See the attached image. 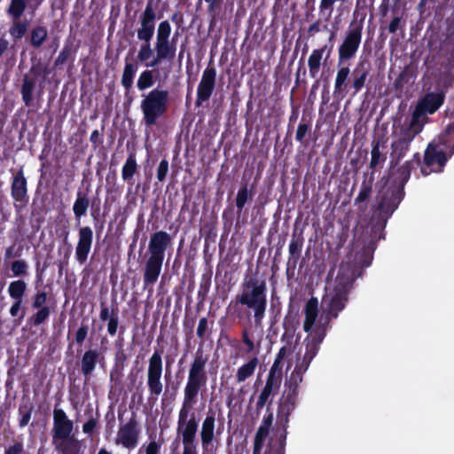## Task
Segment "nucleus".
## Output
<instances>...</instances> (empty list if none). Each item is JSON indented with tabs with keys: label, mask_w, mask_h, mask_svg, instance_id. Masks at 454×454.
I'll list each match as a JSON object with an SVG mask.
<instances>
[{
	"label": "nucleus",
	"mask_w": 454,
	"mask_h": 454,
	"mask_svg": "<svg viewBox=\"0 0 454 454\" xmlns=\"http://www.w3.org/2000/svg\"><path fill=\"white\" fill-rule=\"evenodd\" d=\"M356 267L349 262H342L334 278L328 280L322 298L321 309L317 298H310L304 306L303 330L308 333L303 340V352L317 356L326 335L330 322L344 309L348 294L356 278Z\"/></svg>",
	"instance_id": "obj_1"
},
{
	"label": "nucleus",
	"mask_w": 454,
	"mask_h": 454,
	"mask_svg": "<svg viewBox=\"0 0 454 454\" xmlns=\"http://www.w3.org/2000/svg\"><path fill=\"white\" fill-rule=\"evenodd\" d=\"M314 357L315 356L303 352L302 347L296 354L295 366L286 380L285 390L278 412V419L284 428H286L288 424L290 414L295 409L299 394L298 388L302 381L303 374L309 369Z\"/></svg>",
	"instance_id": "obj_2"
},
{
	"label": "nucleus",
	"mask_w": 454,
	"mask_h": 454,
	"mask_svg": "<svg viewBox=\"0 0 454 454\" xmlns=\"http://www.w3.org/2000/svg\"><path fill=\"white\" fill-rule=\"evenodd\" d=\"M239 303L254 312V323L262 325L267 307L266 283L251 278L242 285V292L237 295Z\"/></svg>",
	"instance_id": "obj_3"
},
{
	"label": "nucleus",
	"mask_w": 454,
	"mask_h": 454,
	"mask_svg": "<svg viewBox=\"0 0 454 454\" xmlns=\"http://www.w3.org/2000/svg\"><path fill=\"white\" fill-rule=\"evenodd\" d=\"M157 16L153 6V0H149L145 10L139 16V27L137 29V39L143 43L140 46L137 59L141 63H148L153 59L154 49L151 46V41L155 31Z\"/></svg>",
	"instance_id": "obj_4"
},
{
	"label": "nucleus",
	"mask_w": 454,
	"mask_h": 454,
	"mask_svg": "<svg viewBox=\"0 0 454 454\" xmlns=\"http://www.w3.org/2000/svg\"><path fill=\"white\" fill-rule=\"evenodd\" d=\"M207 359L202 353L197 352L191 364L186 385L184 389V403H197L200 390L206 386L207 377L206 364Z\"/></svg>",
	"instance_id": "obj_5"
},
{
	"label": "nucleus",
	"mask_w": 454,
	"mask_h": 454,
	"mask_svg": "<svg viewBox=\"0 0 454 454\" xmlns=\"http://www.w3.org/2000/svg\"><path fill=\"white\" fill-rule=\"evenodd\" d=\"M42 2L43 0H11L7 13L12 20L9 33L13 40L21 39L27 31V23L20 20L25 10L28 8L32 12H35Z\"/></svg>",
	"instance_id": "obj_6"
},
{
	"label": "nucleus",
	"mask_w": 454,
	"mask_h": 454,
	"mask_svg": "<svg viewBox=\"0 0 454 454\" xmlns=\"http://www.w3.org/2000/svg\"><path fill=\"white\" fill-rule=\"evenodd\" d=\"M445 94V90L442 88H436L434 91L427 93L419 100L411 121L423 129L428 120L427 115L434 114L443 104Z\"/></svg>",
	"instance_id": "obj_7"
},
{
	"label": "nucleus",
	"mask_w": 454,
	"mask_h": 454,
	"mask_svg": "<svg viewBox=\"0 0 454 454\" xmlns=\"http://www.w3.org/2000/svg\"><path fill=\"white\" fill-rule=\"evenodd\" d=\"M292 352L291 347H283L280 348L277 357L270 370L266 384L259 395L256 406L262 408L270 400L274 391L278 390L281 382V362Z\"/></svg>",
	"instance_id": "obj_8"
},
{
	"label": "nucleus",
	"mask_w": 454,
	"mask_h": 454,
	"mask_svg": "<svg viewBox=\"0 0 454 454\" xmlns=\"http://www.w3.org/2000/svg\"><path fill=\"white\" fill-rule=\"evenodd\" d=\"M362 24L352 22L338 48V64H345L355 58L362 42Z\"/></svg>",
	"instance_id": "obj_9"
},
{
	"label": "nucleus",
	"mask_w": 454,
	"mask_h": 454,
	"mask_svg": "<svg viewBox=\"0 0 454 454\" xmlns=\"http://www.w3.org/2000/svg\"><path fill=\"white\" fill-rule=\"evenodd\" d=\"M194 403H184L178 411L176 432L182 437V442H196L198 421L192 409Z\"/></svg>",
	"instance_id": "obj_10"
},
{
	"label": "nucleus",
	"mask_w": 454,
	"mask_h": 454,
	"mask_svg": "<svg viewBox=\"0 0 454 454\" xmlns=\"http://www.w3.org/2000/svg\"><path fill=\"white\" fill-rule=\"evenodd\" d=\"M167 92L153 90L143 101L141 107L147 126L155 124L157 119L166 111Z\"/></svg>",
	"instance_id": "obj_11"
},
{
	"label": "nucleus",
	"mask_w": 454,
	"mask_h": 454,
	"mask_svg": "<svg viewBox=\"0 0 454 454\" xmlns=\"http://www.w3.org/2000/svg\"><path fill=\"white\" fill-rule=\"evenodd\" d=\"M163 372L162 358L159 351H154L148 361L147 387L149 389V399L157 400L163 390L161 375Z\"/></svg>",
	"instance_id": "obj_12"
},
{
	"label": "nucleus",
	"mask_w": 454,
	"mask_h": 454,
	"mask_svg": "<svg viewBox=\"0 0 454 454\" xmlns=\"http://www.w3.org/2000/svg\"><path fill=\"white\" fill-rule=\"evenodd\" d=\"M140 433L141 429L138 422L131 418L129 421L119 425L114 440V444L127 450H133L138 444Z\"/></svg>",
	"instance_id": "obj_13"
},
{
	"label": "nucleus",
	"mask_w": 454,
	"mask_h": 454,
	"mask_svg": "<svg viewBox=\"0 0 454 454\" xmlns=\"http://www.w3.org/2000/svg\"><path fill=\"white\" fill-rule=\"evenodd\" d=\"M422 130V129L411 121L409 127L401 129L400 132L395 133V139L392 143L393 158L399 160L409 149L411 142Z\"/></svg>",
	"instance_id": "obj_14"
},
{
	"label": "nucleus",
	"mask_w": 454,
	"mask_h": 454,
	"mask_svg": "<svg viewBox=\"0 0 454 454\" xmlns=\"http://www.w3.org/2000/svg\"><path fill=\"white\" fill-rule=\"evenodd\" d=\"M447 153L443 148H439L434 143H430L425 152L424 164L421 172L428 176L433 172H441L447 162Z\"/></svg>",
	"instance_id": "obj_15"
},
{
	"label": "nucleus",
	"mask_w": 454,
	"mask_h": 454,
	"mask_svg": "<svg viewBox=\"0 0 454 454\" xmlns=\"http://www.w3.org/2000/svg\"><path fill=\"white\" fill-rule=\"evenodd\" d=\"M215 412L209 410L202 421L200 432L202 454H215L217 446L215 441Z\"/></svg>",
	"instance_id": "obj_16"
},
{
	"label": "nucleus",
	"mask_w": 454,
	"mask_h": 454,
	"mask_svg": "<svg viewBox=\"0 0 454 454\" xmlns=\"http://www.w3.org/2000/svg\"><path fill=\"white\" fill-rule=\"evenodd\" d=\"M52 443L74 436V422L62 409L53 411Z\"/></svg>",
	"instance_id": "obj_17"
},
{
	"label": "nucleus",
	"mask_w": 454,
	"mask_h": 454,
	"mask_svg": "<svg viewBox=\"0 0 454 454\" xmlns=\"http://www.w3.org/2000/svg\"><path fill=\"white\" fill-rule=\"evenodd\" d=\"M155 56L151 61L146 63L147 67L154 68L164 60H172L176 54V46L170 40L156 39L154 44Z\"/></svg>",
	"instance_id": "obj_18"
},
{
	"label": "nucleus",
	"mask_w": 454,
	"mask_h": 454,
	"mask_svg": "<svg viewBox=\"0 0 454 454\" xmlns=\"http://www.w3.org/2000/svg\"><path fill=\"white\" fill-rule=\"evenodd\" d=\"M79 239L75 247V258L80 264L86 262L91 249L93 231L90 227L85 226L79 230Z\"/></svg>",
	"instance_id": "obj_19"
},
{
	"label": "nucleus",
	"mask_w": 454,
	"mask_h": 454,
	"mask_svg": "<svg viewBox=\"0 0 454 454\" xmlns=\"http://www.w3.org/2000/svg\"><path fill=\"white\" fill-rule=\"evenodd\" d=\"M171 243L169 234L163 231L155 232L149 242L150 256L164 260V254L167 247Z\"/></svg>",
	"instance_id": "obj_20"
},
{
	"label": "nucleus",
	"mask_w": 454,
	"mask_h": 454,
	"mask_svg": "<svg viewBox=\"0 0 454 454\" xmlns=\"http://www.w3.org/2000/svg\"><path fill=\"white\" fill-rule=\"evenodd\" d=\"M332 53V47H328L326 44L319 49H316L312 51L308 59V66L309 73L313 77H317L320 71L321 61L324 58V61H327Z\"/></svg>",
	"instance_id": "obj_21"
},
{
	"label": "nucleus",
	"mask_w": 454,
	"mask_h": 454,
	"mask_svg": "<svg viewBox=\"0 0 454 454\" xmlns=\"http://www.w3.org/2000/svg\"><path fill=\"white\" fill-rule=\"evenodd\" d=\"M162 263V259L149 256L144 274V283L145 286L153 285L157 281L161 271Z\"/></svg>",
	"instance_id": "obj_22"
},
{
	"label": "nucleus",
	"mask_w": 454,
	"mask_h": 454,
	"mask_svg": "<svg viewBox=\"0 0 454 454\" xmlns=\"http://www.w3.org/2000/svg\"><path fill=\"white\" fill-rule=\"evenodd\" d=\"M12 196L13 199L20 202H25L27 197V180L24 176L22 169L19 170L13 176L12 184Z\"/></svg>",
	"instance_id": "obj_23"
},
{
	"label": "nucleus",
	"mask_w": 454,
	"mask_h": 454,
	"mask_svg": "<svg viewBox=\"0 0 454 454\" xmlns=\"http://www.w3.org/2000/svg\"><path fill=\"white\" fill-rule=\"evenodd\" d=\"M55 450L59 454H81L82 442L72 436L53 443Z\"/></svg>",
	"instance_id": "obj_24"
},
{
	"label": "nucleus",
	"mask_w": 454,
	"mask_h": 454,
	"mask_svg": "<svg viewBox=\"0 0 454 454\" xmlns=\"http://www.w3.org/2000/svg\"><path fill=\"white\" fill-rule=\"evenodd\" d=\"M399 202L400 198L393 192L384 193L379 205L381 217H388L396 209Z\"/></svg>",
	"instance_id": "obj_25"
},
{
	"label": "nucleus",
	"mask_w": 454,
	"mask_h": 454,
	"mask_svg": "<svg viewBox=\"0 0 454 454\" xmlns=\"http://www.w3.org/2000/svg\"><path fill=\"white\" fill-rule=\"evenodd\" d=\"M258 363V358L254 356L241 365L236 372L237 382L241 383L250 378L254 373Z\"/></svg>",
	"instance_id": "obj_26"
},
{
	"label": "nucleus",
	"mask_w": 454,
	"mask_h": 454,
	"mask_svg": "<svg viewBox=\"0 0 454 454\" xmlns=\"http://www.w3.org/2000/svg\"><path fill=\"white\" fill-rule=\"evenodd\" d=\"M98 353L96 350H88L82 358V372L84 376L90 375L95 369Z\"/></svg>",
	"instance_id": "obj_27"
},
{
	"label": "nucleus",
	"mask_w": 454,
	"mask_h": 454,
	"mask_svg": "<svg viewBox=\"0 0 454 454\" xmlns=\"http://www.w3.org/2000/svg\"><path fill=\"white\" fill-rule=\"evenodd\" d=\"M137 170V163L134 153H130L121 168V177L124 181L130 182Z\"/></svg>",
	"instance_id": "obj_28"
},
{
	"label": "nucleus",
	"mask_w": 454,
	"mask_h": 454,
	"mask_svg": "<svg viewBox=\"0 0 454 454\" xmlns=\"http://www.w3.org/2000/svg\"><path fill=\"white\" fill-rule=\"evenodd\" d=\"M27 290V284L23 280H14L8 286V294L13 301H23V297Z\"/></svg>",
	"instance_id": "obj_29"
},
{
	"label": "nucleus",
	"mask_w": 454,
	"mask_h": 454,
	"mask_svg": "<svg viewBox=\"0 0 454 454\" xmlns=\"http://www.w3.org/2000/svg\"><path fill=\"white\" fill-rule=\"evenodd\" d=\"M372 192V186L363 184L357 197L355 200V205L358 207L360 214H364L368 206V200Z\"/></svg>",
	"instance_id": "obj_30"
},
{
	"label": "nucleus",
	"mask_w": 454,
	"mask_h": 454,
	"mask_svg": "<svg viewBox=\"0 0 454 454\" xmlns=\"http://www.w3.org/2000/svg\"><path fill=\"white\" fill-rule=\"evenodd\" d=\"M75 54V49L73 46V43H66L59 52V56L54 61V67H59L66 64L67 61H74Z\"/></svg>",
	"instance_id": "obj_31"
},
{
	"label": "nucleus",
	"mask_w": 454,
	"mask_h": 454,
	"mask_svg": "<svg viewBox=\"0 0 454 454\" xmlns=\"http://www.w3.org/2000/svg\"><path fill=\"white\" fill-rule=\"evenodd\" d=\"M370 66L366 62H360L352 73L353 85H364L369 74Z\"/></svg>",
	"instance_id": "obj_32"
},
{
	"label": "nucleus",
	"mask_w": 454,
	"mask_h": 454,
	"mask_svg": "<svg viewBox=\"0 0 454 454\" xmlns=\"http://www.w3.org/2000/svg\"><path fill=\"white\" fill-rule=\"evenodd\" d=\"M47 36L48 32L46 27L43 26H37L31 31L30 43L34 48H40L46 41Z\"/></svg>",
	"instance_id": "obj_33"
},
{
	"label": "nucleus",
	"mask_w": 454,
	"mask_h": 454,
	"mask_svg": "<svg viewBox=\"0 0 454 454\" xmlns=\"http://www.w3.org/2000/svg\"><path fill=\"white\" fill-rule=\"evenodd\" d=\"M89 205V199L85 195L78 193L73 206V211L76 219H80L82 216L86 215Z\"/></svg>",
	"instance_id": "obj_34"
},
{
	"label": "nucleus",
	"mask_w": 454,
	"mask_h": 454,
	"mask_svg": "<svg viewBox=\"0 0 454 454\" xmlns=\"http://www.w3.org/2000/svg\"><path fill=\"white\" fill-rule=\"evenodd\" d=\"M302 246L303 239L301 238V236L293 235L288 249L290 256L294 258V261H296L299 258L302 249Z\"/></svg>",
	"instance_id": "obj_35"
},
{
	"label": "nucleus",
	"mask_w": 454,
	"mask_h": 454,
	"mask_svg": "<svg viewBox=\"0 0 454 454\" xmlns=\"http://www.w3.org/2000/svg\"><path fill=\"white\" fill-rule=\"evenodd\" d=\"M31 74L35 76V79L28 80L27 77L25 78L23 85H35V83H42L43 82L45 72L42 67H34L31 69Z\"/></svg>",
	"instance_id": "obj_36"
},
{
	"label": "nucleus",
	"mask_w": 454,
	"mask_h": 454,
	"mask_svg": "<svg viewBox=\"0 0 454 454\" xmlns=\"http://www.w3.org/2000/svg\"><path fill=\"white\" fill-rule=\"evenodd\" d=\"M161 449V442H157L155 439H151L147 443H144L139 449V453L142 451L145 454H160Z\"/></svg>",
	"instance_id": "obj_37"
},
{
	"label": "nucleus",
	"mask_w": 454,
	"mask_h": 454,
	"mask_svg": "<svg viewBox=\"0 0 454 454\" xmlns=\"http://www.w3.org/2000/svg\"><path fill=\"white\" fill-rule=\"evenodd\" d=\"M171 35V26L168 20L160 21L157 27L156 39L169 40Z\"/></svg>",
	"instance_id": "obj_38"
},
{
	"label": "nucleus",
	"mask_w": 454,
	"mask_h": 454,
	"mask_svg": "<svg viewBox=\"0 0 454 454\" xmlns=\"http://www.w3.org/2000/svg\"><path fill=\"white\" fill-rule=\"evenodd\" d=\"M28 265L24 260L14 261L11 265V270L14 277L25 276L27 272Z\"/></svg>",
	"instance_id": "obj_39"
},
{
	"label": "nucleus",
	"mask_w": 454,
	"mask_h": 454,
	"mask_svg": "<svg viewBox=\"0 0 454 454\" xmlns=\"http://www.w3.org/2000/svg\"><path fill=\"white\" fill-rule=\"evenodd\" d=\"M137 67L132 63H127L123 71L121 83L122 85H131Z\"/></svg>",
	"instance_id": "obj_40"
},
{
	"label": "nucleus",
	"mask_w": 454,
	"mask_h": 454,
	"mask_svg": "<svg viewBox=\"0 0 454 454\" xmlns=\"http://www.w3.org/2000/svg\"><path fill=\"white\" fill-rule=\"evenodd\" d=\"M372 159L370 162L371 168H376L380 163L384 162L386 160V157L380 150L379 144L375 145L372 149Z\"/></svg>",
	"instance_id": "obj_41"
},
{
	"label": "nucleus",
	"mask_w": 454,
	"mask_h": 454,
	"mask_svg": "<svg viewBox=\"0 0 454 454\" xmlns=\"http://www.w3.org/2000/svg\"><path fill=\"white\" fill-rule=\"evenodd\" d=\"M51 315V309L49 307H43L32 317L34 325H40L43 324Z\"/></svg>",
	"instance_id": "obj_42"
},
{
	"label": "nucleus",
	"mask_w": 454,
	"mask_h": 454,
	"mask_svg": "<svg viewBox=\"0 0 454 454\" xmlns=\"http://www.w3.org/2000/svg\"><path fill=\"white\" fill-rule=\"evenodd\" d=\"M285 437H280L275 442H270L269 450L266 454H284Z\"/></svg>",
	"instance_id": "obj_43"
},
{
	"label": "nucleus",
	"mask_w": 454,
	"mask_h": 454,
	"mask_svg": "<svg viewBox=\"0 0 454 454\" xmlns=\"http://www.w3.org/2000/svg\"><path fill=\"white\" fill-rule=\"evenodd\" d=\"M215 80V70L213 67H207L203 74L201 82L199 85H214Z\"/></svg>",
	"instance_id": "obj_44"
},
{
	"label": "nucleus",
	"mask_w": 454,
	"mask_h": 454,
	"mask_svg": "<svg viewBox=\"0 0 454 454\" xmlns=\"http://www.w3.org/2000/svg\"><path fill=\"white\" fill-rule=\"evenodd\" d=\"M249 194L247 188L242 187L239 190L237 198H236V206L239 210H242L245 204L247 203L248 200Z\"/></svg>",
	"instance_id": "obj_45"
},
{
	"label": "nucleus",
	"mask_w": 454,
	"mask_h": 454,
	"mask_svg": "<svg viewBox=\"0 0 454 454\" xmlns=\"http://www.w3.org/2000/svg\"><path fill=\"white\" fill-rule=\"evenodd\" d=\"M213 87H198L197 91V105L200 106L204 101H207L212 94Z\"/></svg>",
	"instance_id": "obj_46"
},
{
	"label": "nucleus",
	"mask_w": 454,
	"mask_h": 454,
	"mask_svg": "<svg viewBox=\"0 0 454 454\" xmlns=\"http://www.w3.org/2000/svg\"><path fill=\"white\" fill-rule=\"evenodd\" d=\"M404 26L405 21L402 19V17L395 16L388 26V32L395 34L398 29H403Z\"/></svg>",
	"instance_id": "obj_47"
},
{
	"label": "nucleus",
	"mask_w": 454,
	"mask_h": 454,
	"mask_svg": "<svg viewBox=\"0 0 454 454\" xmlns=\"http://www.w3.org/2000/svg\"><path fill=\"white\" fill-rule=\"evenodd\" d=\"M46 301L47 294L45 292H38L34 297L32 306L34 309H41L45 307Z\"/></svg>",
	"instance_id": "obj_48"
},
{
	"label": "nucleus",
	"mask_w": 454,
	"mask_h": 454,
	"mask_svg": "<svg viewBox=\"0 0 454 454\" xmlns=\"http://www.w3.org/2000/svg\"><path fill=\"white\" fill-rule=\"evenodd\" d=\"M349 74L350 71L348 67H340L336 75L335 85H343L344 82L347 81Z\"/></svg>",
	"instance_id": "obj_49"
},
{
	"label": "nucleus",
	"mask_w": 454,
	"mask_h": 454,
	"mask_svg": "<svg viewBox=\"0 0 454 454\" xmlns=\"http://www.w3.org/2000/svg\"><path fill=\"white\" fill-rule=\"evenodd\" d=\"M168 171V163L167 160H162L160 162V164L158 166V169H157V178L160 182H162L166 178Z\"/></svg>",
	"instance_id": "obj_50"
},
{
	"label": "nucleus",
	"mask_w": 454,
	"mask_h": 454,
	"mask_svg": "<svg viewBox=\"0 0 454 454\" xmlns=\"http://www.w3.org/2000/svg\"><path fill=\"white\" fill-rule=\"evenodd\" d=\"M242 341L247 347V352L252 353L255 349V345L254 341L251 340L248 334V330L245 329L242 333Z\"/></svg>",
	"instance_id": "obj_51"
},
{
	"label": "nucleus",
	"mask_w": 454,
	"mask_h": 454,
	"mask_svg": "<svg viewBox=\"0 0 454 454\" xmlns=\"http://www.w3.org/2000/svg\"><path fill=\"white\" fill-rule=\"evenodd\" d=\"M152 83L153 71L146 70L141 74L137 85H152Z\"/></svg>",
	"instance_id": "obj_52"
},
{
	"label": "nucleus",
	"mask_w": 454,
	"mask_h": 454,
	"mask_svg": "<svg viewBox=\"0 0 454 454\" xmlns=\"http://www.w3.org/2000/svg\"><path fill=\"white\" fill-rule=\"evenodd\" d=\"M88 326H85V325H82L81 326L77 332H76V334H75V340L78 344H82L84 340L86 339L87 335H88Z\"/></svg>",
	"instance_id": "obj_53"
},
{
	"label": "nucleus",
	"mask_w": 454,
	"mask_h": 454,
	"mask_svg": "<svg viewBox=\"0 0 454 454\" xmlns=\"http://www.w3.org/2000/svg\"><path fill=\"white\" fill-rule=\"evenodd\" d=\"M183 454H197V442H183Z\"/></svg>",
	"instance_id": "obj_54"
},
{
	"label": "nucleus",
	"mask_w": 454,
	"mask_h": 454,
	"mask_svg": "<svg viewBox=\"0 0 454 454\" xmlns=\"http://www.w3.org/2000/svg\"><path fill=\"white\" fill-rule=\"evenodd\" d=\"M309 130V126L305 123H300L297 131H296V139L299 142H302L303 138L305 137L307 132Z\"/></svg>",
	"instance_id": "obj_55"
},
{
	"label": "nucleus",
	"mask_w": 454,
	"mask_h": 454,
	"mask_svg": "<svg viewBox=\"0 0 454 454\" xmlns=\"http://www.w3.org/2000/svg\"><path fill=\"white\" fill-rule=\"evenodd\" d=\"M207 329V319L206 317H202L199 321V325L197 327V335L200 338H203Z\"/></svg>",
	"instance_id": "obj_56"
},
{
	"label": "nucleus",
	"mask_w": 454,
	"mask_h": 454,
	"mask_svg": "<svg viewBox=\"0 0 454 454\" xmlns=\"http://www.w3.org/2000/svg\"><path fill=\"white\" fill-rule=\"evenodd\" d=\"M23 444L21 442H16L13 445L7 448L4 454H22Z\"/></svg>",
	"instance_id": "obj_57"
},
{
	"label": "nucleus",
	"mask_w": 454,
	"mask_h": 454,
	"mask_svg": "<svg viewBox=\"0 0 454 454\" xmlns=\"http://www.w3.org/2000/svg\"><path fill=\"white\" fill-rule=\"evenodd\" d=\"M269 430V425H261L256 432L255 438L265 441Z\"/></svg>",
	"instance_id": "obj_58"
},
{
	"label": "nucleus",
	"mask_w": 454,
	"mask_h": 454,
	"mask_svg": "<svg viewBox=\"0 0 454 454\" xmlns=\"http://www.w3.org/2000/svg\"><path fill=\"white\" fill-rule=\"evenodd\" d=\"M97 427V420L95 419H90L82 427V431L85 434H90Z\"/></svg>",
	"instance_id": "obj_59"
},
{
	"label": "nucleus",
	"mask_w": 454,
	"mask_h": 454,
	"mask_svg": "<svg viewBox=\"0 0 454 454\" xmlns=\"http://www.w3.org/2000/svg\"><path fill=\"white\" fill-rule=\"evenodd\" d=\"M33 88L34 87H22L21 93L27 106L31 102Z\"/></svg>",
	"instance_id": "obj_60"
},
{
	"label": "nucleus",
	"mask_w": 454,
	"mask_h": 454,
	"mask_svg": "<svg viewBox=\"0 0 454 454\" xmlns=\"http://www.w3.org/2000/svg\"><path fill=\"white\" fill-rule=\"evenodd\" d=\"M118 328V319L116 317H111L108 321L107 331L109 334L114 335Z\"/></svg>",
	"instance_id": "obj_61"
},
{
	"label": "nucleus",
	"mask_w": 454,
	"mask_h": 454,
	"mask_svg": "<svg viewBox=\"0 0 454 454\" xmlns=\"http://www.w3.org/2000/svg\"><path fill=\"white\" fill-rule=\"evenodd\" d=\"M22 302L23 301H13L12 305L10 308V314L12 317H14L19 316V313L21 310Z\"/></svg>",
	"instance_id": "obj_62"
},
{
	"label": "nucleus",
	"mask_w": 454,
	"mask_h": 454,
	"mask_svg": "<svg viewBox=\"0 0 454 454\" xmlns=\"http://www.w3.org/2000/svg\"><path fill=\"white\" fill-rule=\"evenodd\" d=\"M319 31H320V20H317L309 27L307 33H308L309 36L311 37V36H314Z\"/></svg>",
	"instance_id": "obj_63"
},
{
	"label": "nucleus",
	"mask_w": 454,
	"mask_h": 454,
	"mask_svg": "<svg viewBox=\"0 0 454 454\" xmlns=\"http://www.w3.org/2000/svg\"><path fill=\"white\" fill-rule=\"evenodd\" d=\"M20 414H21V418H20V426L21 427L27 426L31 419V411H27L25 412L22 413V411H20Z\"/></svg>",
	"instance_id": "obj_64"
}]
</instances>
